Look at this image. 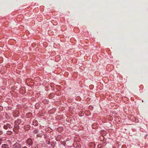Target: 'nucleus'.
Wrapping results in <instances>:
<instances>
[{
	"instance_id": "nucleus-11",
	"label": "nucleus",
	"mask_w": 148,
	"mask_h": 148,
	"mask_svg": "<svg viewBox=\"0 0 148 148\" xmlns=\"http://www.w3.org/2000/svg\"><path fill=\"white\" fill-rule=\"evenodd\" d=\"M34 148H38V147L37 146H36V147H35Z\"/></svg>"
},
{
	"instance_id": "nucleus-13",
	"label": "nucleus",
	"mask_w": 148,
	"mask_h": 148,
	"mask_svg": "<svg viewBox=\"0 0 148 148\" xmlns=\"http://www.w3.org/2000/svg\"><path fill=\"white\" fill-rule=\"evenodd\" d=\"M34 121H33V124H34Z\"/></svg>"
},
{
	"instance_id": "nucleus-12",
	"label": "nucleus",
	"mask_w": 148,
	"mask_h": 148,
	"mask_svg": "<svg viewBox=\"0 0 148 148\" xmlns=\"http://www.w3.org/2000/svg\"><path fill=\"white\" fill-rule=\"evenodd\" d=\"M23 148H27L26 147H23Z\"/></svg>"
},
{
	"instance_id": "nucleus-7",
	"label": "nucleus",
	"mask_w": 148,
	"mask_h": 148,
	"mask_svg": "<svg viewBox=\"0 0 148 148\" xmlns=\"http://www.w3.org/2000/svg\"><path fill=\"white\" fill-rule=\"evenodd\" d=\"M102 145L101 144H99L98 145V148H101Z\"/></svg>"
},
{
	"instance_id": "nucleus-3",
	"label": "nucleus",
	"mask_w": 148,
	"mask_h": 148,
	"mask_svg": "<svg viewBox=\"0 0 148 148\" xmlns=\"http://www.w3.org/2000/svg\"><path fill=\"white\" fill-rule=\"evenodd\" d=\"M11 127V126L9 124H7L6 125H4L3 127L5 129H7L8 128H10Z\"/></svg>"
},
{
	"instance_id": "nucleus-8",
	"label": "nucleus",
	"mask_w": 148,
	"mask_h": 148,
	"mask_svg": "<svg viewBox=\"0 0 148 148\" xmlns=\"http://www.w3.org/2000/svg\"><path fill=\"white\" fill-rule=\"evenodd\" d=\"M38 132V130H34V132H35V133H37Z\"/></svg>"
},
{
	"instance_id": "nucleus-6",
	"label": "nucleus",
	"mask_w": 148,
	"mask_h": 148,
	"mask_svg": "<svg viewBox=\"0 0 148 148\" xmlns=\"http://www.w3.org/2000/svg\"><path fill=\"white\" fill-rule=\"evenodd\" d=\"M14 127L15 128H16L17 129H18V126L17 124H15Z\"/></svg>"
},
{
	"instance_id": "nucleus-1",
	"label": "nucleus",
	"mask_w": 148,
	"mask_h": 148,
	"mask_svg": "<svg viewBox=\"0 0 148 148\" xmlns=\"http://www.w3.org/2000/svg\"><path fill=\"white\" fill-rule=\"evenodd\" d=\"M13 148H20V145L18 143H16L13 145Z\"/></svg>"
},
{
	"instance_id": "nucleus-10",
	"label": "nucleus",
	"mask_w": 148,
	"mask_h": 148,
	"mask_svg": "<svg viewBox=\"0 0 148 148\" xmlns=\"http://www.w3.org/2000/svg\"><path fill=\"white\" fill-rule=\"evenodd\" d=\"M1 139H0V145L1 144Z\"/></svg>"
},
{
	"instance_id": "nucleus-14",
	"label": "nucleus",
	"mask_w": 148,
	"mask_h": 148,
	"mask_svg": "<svg viewBox=\"0 0 148 148\" xmlns=\"http://www.w3.org/2000/svg\"><path fill=\"white\" fill-rule=\"evenodd\" d=\"M103 132V131H102V132Z\"/></svg>"
},
{
	"instance_id": "nucleus-2",
	"label": "nucleus",
	"mask_w": 148,
	"mask_h": 148,
	"mask_svg": "<svg viewBox=\"0 0 148 148\" xmlns=\"http://www.w3.org/2000/svg\"><path fill=\"white\" fill-rule=\"evenodd\" d=\"M27 142L29 145H32V140L30 138L28 139L27 141Z\"/></svg>"
},
{
	"instance_id": "nucleus-4",
	"label": "nucleus",
	"mask_w": 148,
	"mask_h": 148,
	"mask_svg": "<svg viewBox=\"0 0 148 148\" xmlns=\"http://www.w3.org/2000/svg\"><path fill=\"white\" fill-rule=\"evenodd\" d=\"M21 121L20 120L18 119L15 122V124H19L21 123Z\"/></svg>"
},
{
	"instance_id": "nucleus-5",
	"label": "nucleus",
	"mask_w": 148,
	"mask_h": 148,
	"mask_svg": "<svg viewBox=\"0 0 148 148\" xmlns=\"http://www.w3.org/2000/svg\"><path fill=\"white\" fill-rule=\"evenodd\" d=\"M2 147V148H9L8 145L7 144H3Z\"/></svg>"
},
{
	"instance_id": "nucleus-9",
	"label": "nucleus",
	"mask_w": 148,
	"mask_h": 148,
	"mask_svg": "<svg viewBox=\"0 0 148 148\" xmlns=\"http://www.w3.org/2000/svg\"><path fill=\"white\" fill-rule=\"evenodd\" d=\"M2 133V132L1 131H0V135Z\"/></svg>"
}]
</instances>
